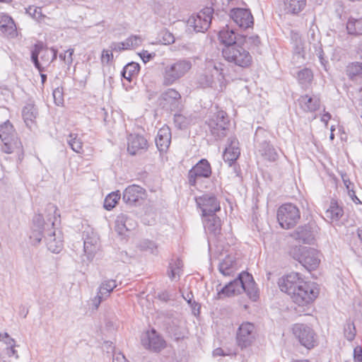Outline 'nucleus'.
<instances>
[{"mask_svg":"<svg viewBox=\"0 0 362 362\" xmlns=\"http://www.w3.org/2000/svg\"><path fill=\"white\" fill-rule=\"evenodd\" d=\"M218 292L215 299L219 300L226 297H231L235 295L246 293L247 296L253 301L259 298V291L256 284L251 274L247 272L240 273L238 278L229 282Z\"/></svg>","mask_w":362,"mask_h":362,"instance_id":"nucleus-1","label":"nucleus"},{"mask_svg":"<svg viewBox=\"0 0 362 362\" xmlns=\"http://www.w3.org/2000/svg\"><path fill=\"white\" fill-rule=\"evenodd\" d=\"M1 149L2 152L11 154L16 152L18 159L21 160L23 156V145L13 125L9 120L0 124Z\"/></svg>","mask_w":362,"mask_h":362,"instance_id":"nucleus-2","label":"nucleus"},{"mask_svg":"<svg viewBox=\"0 0 362 362\" xmlns=\"http://www.w3.org/2000/svg\"><path fill=\"white\" fill-rule=\"evenodd\" d=\"M192 64L188 59H181L163 66V85L170 86L185 76L192 69Z\"/></svg>","mask_w":362,"mask_h":362,"instance_id":"nucleus-3","label":"nucleus"},{"mask_svg":"<svg viewBox=\"0 0 362 362\" xmlns=\"http://www.w3.org/2000/svg\"><path fill=\"white\" fill-rule=\"evenodd\" d=\"M243 44L224 47L222 49L223 58L229 63L240 68H248L252 62V57Z\"/></svg>","mask_w":362,"mask_h":362,"instance_id":"nucleus-4","label":"nucleus"},{"mask_svg":"<svg viewBox=\"0 0 362 362\" xmlns=\"http://www.w3.org/2000/svg\"><path fill=\"white\" fill-rule=\"evenodd\" d=\"M57 57V49L54 47H45L41 42L35 43L31 50V61L40 72L44 71L45 67L48 66Z\"/></svg>","mask_w":362,"mask_h":362,"instance_id":"nucleus-5","label":"nucleus"},{"mask_svg":"<svg viewBox=\"0 0 362 362\" xmlns=\"http://www.w3.org/2000/svg\"><path fill=\"white\" fill-rule=\"evenodd\" d=\"M294 259L308 271L315 270L320 262V253L315 248L299 247L294 249Z\"/></svg>","mask_w":362,"mask_h":362,"instance_id":"nucleus-6","label":"nucleus"},{"mask_svg":"<svg viewBox=\"0 0 362 362\" xmlns=\"http://www.w3.org/2000/svg\"><path fill=\"white\" fill-rule=\"evenodd\" d=\"M276 214L279 225L284 229H290L294 227L300 218L298 208L290 203L279 206Z\"/></svg>","mask_w":362,"mask_h":362,"instance_id":"nucleus-7","label":"nucleus"},{"mask_svg":"<svg viewBox=\"0 0 362 362\" xmlns=\"http://www.w3.org/2000/svg\"><path fill=\"white\" fill-rule=\"evenodd\" d=\"M318 295L317 285L305 281L291 298L296 304L304 306L313 303Z\"/></svg>","mask_w":362,"mask_h":362,"instance_id":"nucleus-8","label":"nucleus"},{"mask_svg":"<svg viewBox=\"0 0 362 362\" xmlns=\"http://www.w3.org/2000/svg\"><path fill=\"white\" fill-rule=\"evenodd\" d=\"M293 334L300 344L308 349L317 344V337L313 328L307 325L296 323L292 328Z\"/></svg>","mask_w":362,"mask_h":362,"instance_id":"nucleus-9","label":"nucleus"},{"mask_svg":"<svg viewBox=\"0 0 362 362\" xmlns=\"http://www.w3.org/2000/svg\"><path fill=\"white\" fill-rule=\"evenodd\" d=\"M229 119L226 112L218 110L207 122L211 134L216 139H221L227 135Z\"/></svg>","mask_w":362,"mask_h":362,"instance_id":"nucleus-10","label":"nucleus"},{"mask_svg":"<svg viewBox=\"0 0 362 362\" xmlns=\"http://www.w3.org/2000/svg\"><path fill=\"white\" fill-rule=\"evenodd\" d=\"M83 251L88 261H91L99 249V237L90 226L86 227L82 234Z\"/></svg>","mask_w":362,"mask_h":362,"instance_id":"nucleus-11","label":"nucleus"},{"mask_svg":"<svg viewBox=\"0 0 362 362\" xmlns=\"http://www.w3.org/2000/svg\"><path fill=\"white\" fill-rule=\"evenodd\" d=\"M212 170L209 162L202 158L194 165L188 172V182L190 186H196L202 178H209L211 175Z\"/></svg>","mask_w":362,"mask_h":362,"instance_id":"nucleus-12","label":"nucleus"},{"mask_svg":"<svg viewBox=\"0 0 362 362\" xmlns=\"http://www.w3.org/2000/svg\"><path fill=\"white\" fill-rule=\"evenodd\" d=\"M213 9L206 7L200 11L196 16H191L188 21V25L193 28L195 32H204L208 30L212 19Z\"/></svg>","mask_w":362,"mask_h":362,"instance_id":"nucleus-13","label":"nucleus"},{"mask_svg":"<svg viewBox=\"0 0 362 362\" xmlns=\"http://www.w3.org/2000/svg\"><path fill=\"white\" fill-rule=\"evenodd\" d=\"M198 207L202 211V216H207L211 214H216L221 210L220 202L212 193H205L196 198Z\"/></svg>","mask_w":362,"mask_h":362,"instance_id":"nucleus-14","label":"nucleus"},{"mask_svg":"<svg viewBox=\"0 0 362 362\" xmlns=\"http://www.w3.org/2000/svg\"><path fill=\"white\" fill-rule=\"evenodd\" d=\"M51 219L48 222H45L41 214H35L33 218V226L29 235L30 243L31 245L36 246L42 240V234H47V228L50 226Z\"/></svg>","mask_w":362,"mask_h":362,"instance_id":"nucleus-15","label":"nucleus"},{"mask_svg":"<svg viewBox=\"0 0 362 362\" xmlns=\"http://www.w3.org/2000/svg\"><path fill=\"white\" fill-rule=\"evenodd\" d=\"M54 222L50 221L47 235H45V241L49 251L54 254H59L64 247L63 235L60 230H57L54 228Z\"/></svg>","mask_w":362,"mask_h":362,"instance_id":"nucleus-16","label":"nucleus"},{"mask_svg":"<svg viewBox=\"0 0 362 362\" xmlns=\"http://www.w3.org/2000/svg\"><path fill=\"white\" fill-rule=\"evenodd\" d=\"M304 281L299 273L291 272L279 279L278 284L281 291L291 297Z\"/></svg>","mask_w":362,"mask_h":362,"instance_id":"nucleus-17","label":"nucleus"},{"mask_svg":"<svg viewBox=\"0 0 362 362\" xmlns=\"http://www.w3.org/2000/svg\"><path fill=\"white\" fill-rule=\"evenodd\" d=\"M146 190L136 185H132L126 187L122 194V199L127 205L139 206L146 199Z\"/></svg>","mask_w":362,"mask_h":362,"instance_id":"nucleus-18","label":"nucleus"},{"mask_svg":"<svg viewBox=\"0 0 362 362\" xmlns=\"http://www.w3.org/2000/svg\"><path fill=\"white\" fill-rule=\"evenodd\" d=\"M318 227L315 223H308L298 226L292 233L291 236L295 240L304 243H313Z\"/></svg>","mask_w":362,"mask_h":362,"instance_id":"nucleus-19","label":"nucleus"},{"mask_svg":"<svg viewBox=\"0 0 362 362\" xmlns=\"http://www.w3.org/2000/svg\"><path fill=\"white\" fill-rule=\"evenodd\" d=\"M181 95L175 88H168L158 97L159 105L171 111L177 110L181 103Z\"/></svg>","mask_w":362,"mask_h":362,"instance_id":"nucleus-20","label":"nucleus"},{"mask_svg":"<svg viewBox=\"0 0 362 362\" xmlns=\"http://www.w3.org/2000/svg\"><path fill=\"white\" fill-rule=\"evenodd\" d=\"M255 325L246 322L242 323L237 332V344L241 349L250 346L255 339Z\"/></svg>","mask_w":362,"mask_h":362,"instance_id":"nucleus-21","label":"nucleus"},{"mask_svg":"<svg viewBox=\"0 0 362 362\" xmlns=\"http://www.w3.org/2000/svg\"><path fill=\"white\" fill-rule=\"evenodd\" d=\"M230 16L240 28H247L253 25V16L249 9L235 8L230 11Z\"/></svg>","mask_w":362,"mask_h":362,"instance_id":"nucleus-22","label":"nucleus"},{"mask_svg":"<svg viewBox=\"0 0 362 362\" xmlns=\"http://www.w3.org/2000/svg\"><path fill=\"white\" fill-rule=\"evenodd\" d=\"M218 39L225 47L233 46L235 44H243V40H246L244 35L237 34L228 25L219 31Z\"/></svg>","mask_w":362,"mask_h":362,"instance_id":"nucleus-23","label":"nucleus"},{"mask_svg":"<svg viewBox=\"0 0 362 362\" xmlns=\"http://www.w3.org/2000/svg\"><path fill=\"white\" fill-rule=\"evenodd\" d=\"M141 341L144 347L154 351H158L165 346V341L154 329L148 332Z\"/></svg>","mask_w":362,"mask_h":362,"instance_id":"nucleus-24","label":"nucleus"},{"mask_svg":"<svg viewBox=\"0 0 362 362\" xmlns=\"http://www.w3.org/2000/svg\"><path fill=\"white\" fill-rule=\"evenodd\" d=\"M238 144L236 138L230 137L228 139V145L223 152V158L229 166H231L240 155Z\"/></svg>","mask_w":362,"mask_h":362,"instance_id":"nucleus-25","label":"nucleus"},{"mask_svg":"<svg viewBox=\"0 0 362 362\" xmlns=\"http://www.w3.org/2000/svg\"><path fill=\"white\" fill-rule=\"evenodd\" d=\"M136 226V221L128 214H120L117 216L115 230L119 235H124L127 231L133 230Z\"/></svg>","mask_w":362,"mask_h":362,"instance_id":"nucleus-26","label":"nucleus"},{"mask_svg":"<svg viewBox=\"0 0 362 362\" xmlns=\"http://www.w3.org/2000/svg\"><path fill=\"white\" fill-rule=\"evenodd\" d=\"M147 149V141L141 135L130 134L128 137L127 151L131 155H136Z\"/></svg>","mask_w":362,"mask_h":362,"instance_id":"nucleus-27","label":"nucleus"},{"mask_svg":"<svg viewBox=\"0 0 362 362\" xmlns=\"http://www.w3.org/2000/svg\"><path fill=\"white\" fill-rule=\"evenodd\" d=\"M0 31L10 38H14L18 35L14 21L8 14L4 13L0 14Z\"/></svg>","mask_w":362,"mask_h":362,"instance_id":"nucleus-28","label":"nucleus"},{"mask_svg":"<svg viewBox=\"0 0 362 362\" xmlns=\"http://www.w3.org/2000/svg\"><path fill=\"white\" fill-rule=\"evenodd\" d=\"M202 223L206 233L216 236L221 233V221L216 214L202 217Z\"/></svg>","mask_w":362,"mask_h":362,"instance_id":"nucleus-29","label":"nucleus"},{"mask_svg":"<svg viewBox=\"0 0 362 362\" xmlns=\"http://www.w3.org/2000/svg\"><path fill=\"white\" fill-rule=\"evenodd\" d=\"M171 142V131L169 127L164 125L158 132L156 145L159 151H166Z\"/></svg>","mask_w":362,"mask_h":362,"instance_id":"nucleus-30","label":"nucleus"},{"mask_svg":"<svg viewBox=\"0 0 362 362\" xmlns=\"http://www.w3.org/2000/svg\"><path fill=\"white\" fill-rule=\"evenodd\" d=\"M300 108L307 112H313L320 106V100L317 96L301 95L298 100Z\"/></svg>","mask_w":362,"mask_h":362,"instance_id":"nucleus-31","label":"nucleus"},{"mask_svg":"<svg viewBox=\"0 0 362 362\" xmlns=\"http://www.w3.org/2000/svg\"><path fill=\"white\" fill-rule=\"evenodd\" d=\"M225 65L221 62L209 61L206 64V73L214 75V78L220 84L223 83L225 76L223 74Z\"/></svg>","mask_w":362,"mask_h":362,"instance_id":"nucleus-32","label":"nucleus"},{"mask_svg":"<svg viewBox=\"0 0 362 362\" xmlns=\"http://www.w3.org/2000/svg\"><path fill=\"white\" fill-rule=\"evenodd\" d=\"M238 269V264L233 256H226L218 265L219 272L224 276H230Z\"/></svg>","mask_w":362,"mask_h":362,"instance_id":"nucleus-33","label":"nucleus"},{"mask_svg":"<svg viewBox=\"0 0 362 362\" xmlns=\"http://www.w3.org/2000/svg\"><path fill=\"white\" fill-rule=\"evenodd\" d=\"M37 110L33 104H26L22 110V117L25 125L31 129L35 124L37 116Z\"/></svg>","mask_w":362,"mask_h":362,"instance_id":"nucleus-34","label":"nucleus"},{"mask_svg":"<svg viewBox=\"0 0 362 362\" xmlns=\"http://www.w3.org/2000/svg\"><path fill=\"white\" fill-rule=\"evenodd\" d=\"M344 215L342 206L337 201L332 199L329 208L325 211V216L329 218L332 222L338 221Z\"/></svg>","mask_w":362,"mask_h":362,"instance_id":"nucleus-35","label":"nucleus"},{"mask_svg":"<svg viewBox=\"0 0 362 362\" xmlns=\"http://www.w3.org/2000/svg\"><path fill=\"white\" fill-rule=\"evenodd\" d=\"M306 5V0H284V10L287 13L296 15L301 12Z\"/></svg>","mask_w":362,"mask_h":362,"instance_id":"nucleus-36","label":"nucleus"},{"mask_svg":"<svg viewBox=\"0 0 362 362\" xmlns=\"http://www.w3.org/2000/svg\"><path fill=\"white\" fill-rule=\"evenodd\" d=\"M0 341L6 345V353L9 356H14L18 358L17 351L15 349L16 342L7 332L0 333Z\"/></svg>","mask_w":362,"mask_h":362,"instance_id":"nucleus-37","label":"nucleus"},{"mask_svg":"<svg viewBox=\"0 0 362 362\" xmlns=\"http://www.w3.org/2000/svg\"><path fill=\"white\" fill-rule=\"evenodd\" d=\"M346 30L349 35H362V18L350 17L346 23Z\"/></svg>","mask_w":362,"mask_h":362,"instance_id":"nucleus-38","label":"nucleus"},{"mask_svg":"<svg viewBox=\"0 0 362 362\" xmlns=\"http://www.w3.org/2000/svg\"><path fill=\"white\" fill-rule=\"evenodd\" d=\"M261 155L269 161H275L278 158V153L272 145L267 141H264L259 148Z\"/></svg>","mask_w":362,"mask_h":362,"instance_id":"nucleus-39","label":"nucleus"},{"mask_svg":"<svg viewBox=\"0 0 362 362\" xmlns=\"http://www.w3.org/2000/svg\"><path fill=\"white\" fill-rule=\"evenodd\" d=\"M182 262L179 258L172 259L169 263L168 275L171 280L178 278L182 272Z\"/></svg>","mask_w":362,"mask_h":362,"instance_id":"nucleus-40","label":"nucleus"},{"mask_svg":"<svg viewBox=\"0 0 362 362\" xmlns=\"http://www.w3.org/2000/svg\"><path fill=\"white\" fill-rule=\"evenodd\" d=\"M140 70V66L136 62L128 63L124 68L121 73L122 76L125 79L131 81L132 77L137 75Z\"/></svg>","mask_w":362,"mask_h":362,"instance_id":"nucleus-41","label":"nucleus"},{"mask_svg":"<svg viewBox=\"0 0 362 362\" xmlns=\"http://www.w3.org/2000/svg\"><path fill=\"white\" fill-rule=\"evenodd\" d=\"M66 141L74 152L80 153L83 151V143L76 134L71 133Z\"/></svg>","mask_w":362,"mask_h":362,"instance_id":"nucleus-42","label":"nucleus"},{"mask_svg":"<svg viewBox=\"0 0 362 362\" xmlns=\"http://www.w3.org/2000/svg\"><path fill=\"white\" fill-rule=\"evenodd\" d=\"M198 83L202 88L213 87L216 83L214 78V75L206 73V68L205 67L204 72L201 74L198 78Z\"/></svg>","mask_w":362,"mask_h":362,"instance_id":"nucleus-43","label":"nucleus"},{"mask_svg":"<svg viewBox=\"0 0 362 362\" xmlns=\"http://www.w3.org/2000/svg\"><path fill=\"white\" fill-rule=\"evenodd\" d=\"M116 281L113 279L106 280L102 282L99 287V293L105 296H108L109 294L116 288Z\"/></svg>","mask_w":362,"mask_h":362,"instance_id":"nucleus-44","label":"nucleus"},{"mask_svg":"<svg viewBox=\"0 0 362 362\" xmlns=\"http://www.w3.org/2000/svg\"><path fill=\"white\" fill-rule=\"evenodd\" d=\"M139 247L141 250L148 252L153 255H157L158 247L156 244L149 240H143L139 244Z\"/></svg>","mask_w":362,"mask_h":362,"instance_id":"nucleus-45","label":"nucleus"},{"mask_svg":"<svg viewBox=\"0 0 362 362\" xmlns=\"http://www.w3.org/2000/svg\"><path fill=\"white\" fill-rule=\"evenodd\" d=\"M346 71L350 78L360 76L362 77V62H353L350 64L346 69Z\"/></svg>","mask_w":362,"mask_h":362,"instance_id":"nucleus-46","label":"nucleus"},{"mask_svg":"<svg viewBox=\"0 0 362 362\" xmlns=\"http://www.w3.org/2000/svg\"><path fill=\"white\" fill-rule=\"evenodd\" d=\"M120 199V194L118 192H112L109 194L105 199L104 201V208L107 210L112 209L117 202Z\"/></svg>","mask_w":362,"mask_h":362,"instance_id":"nucleus-47","label":"nucleus"},{"mask_svg":"<svg viewBox=\"0 0 362 362\" xmlns=\"http://www.w3.org/2000/svg\"><path fill=\"white\" fill-rule=\"evenodd\" d=\"M313 78V72L310 69L305 68L298 73V79L301 85H307L310 83Z\"/></svg>","mask_w":362,"mask_h":362,"instance_id":"nucleus-48","label":"nucleus"},{"mask_svg":"<svg viewBox=\"0 0 362 362\" xmlns=\"http://www.w3.org/2000/svg\"><path fill=\"white\" fill-rule=\"evenodd\" d=\"M25 12L28 16L37 21L42 20L45 17V16L42 14L41 7L29 6L25 8Z\"/></svg>","mask_w":362,"mask_h":362,"instance_id":"nucleus-49","label":"nucleus"},{"mask_svg":"<svg viewBox=\"0 0 362 362\" xmlns=\"http://www.w3.org/2000/svg\"><path fill=\"white\" fill-rule=\"evenodd\" d=\"M124 45L127 49L137 47L142 43V38L139 35H131L124 41Z\"/></svg>","mask_w":362,"mask_h":362,"instance_id":"nucleus-50","label":"nucleus"},{"mask_svg":"<svg viewBox=\"0 0 362 362\" xmlns=\"http://www.w3.org/2000/svg\"><path fill=\"white\" fill-rule=\"evenodd\" d=\"M313 48H314L315 54L318 57V59L320 62V64L323 66L325 67L326 64L327 63V61L325 58V56H324L325 54H324L323 49L322 48V45L319 42L317 43H315V44H313Z\"/></svg>","mask_w":362,"mask_h":362,"instance_id":"nucleus-51","label":"nucleus"},{"mask_svg":"<svg viewBox=\"0 0 362 362\" xmlns=\"http://www.w3.org/2000/svg\"><path fill=\"white\" fill-rule=\"evenodd\" d=\"M356 336V328L354 323H347L344 327V337L348 341H353Z\"/></svg>","mask_w":362,"mask_h":362,"instance_id":"nucleus-52","label":"nucleus"},{"mask_svg":"<svg viewBox=\"0 0 362 362\" xmlns=\"http://www.w3.org/2000/svg\"><path fill=\"white\" fill-rule=\"evenodd\" d=\"M74 52V49L70 48L65 51L64 53H60L59 55V59L63 61L66 64L70 66L73 62V54Z\"/></svg>","mask_w":362,"mask_h":362,"instance_id":"nucleus-53","label":"nucleus"},{"mask_svg":"<svg viewBox=\"0 0 362 362\" xmlns=\"http://www.w3.org/2000/svg\"><path fill=\"white\" fill-rule=\"evenodd\" d=\"M53 98L54 100V103L59 106L62 105L64 103V93L62 88H57L53 90Z\"/></svg>","mask_w":362,"mask_h":362,"instance_id":"nucleus-54","label":"nucleus"},{"mask_svg":"<svg viewBox=\"0 0 362 362\" xmlns=\"http://www.w3.org/2000/svg\"><path fill=\"white\" fill-rule=\"evenodd\" d=\"M174 122L179 129H183L186 127L185 118L182 115H175Z\"/></svg>","mask_w":362,"mask_h":362,"instance_id":"nucleus-55","label":"nucleus"},{"mask_svg":"<svg viewBox=\"0 0 362 362\" xmlns=\"http://www.w3.org/2000/svg\"><path fill=\"white\" fill-rule=\"evenodd\" d=\"M139 54L144 63L148 62L150 60L153 59L156 56L155 53H150L147 50H142Z\"/></svg>","mask_w":362,"mask_h":362,"instance_id":"nucleus-56","label":"nucleus"},{"mask_svg":"<svg viewBox=\"0 0 362 362\" xmlns=\"http://www.w3.org/2000/svg\"><path fill=\"white\" fill-rule=\"evenodd\" d=\"M113 59V54L112 50L104 49L101 56V62L103 64H108Z\"/></svg>","mask_w":362,"mask_h":362,"instance_id":"nucleus-57","label":"nucleus"},{"mask_svg":"<svg viewBox=\"0 0 362 362\" xmlns=\"http://www.w3.org/2000/svg\"><path fill=\"white\" fill-rule=\"evenodd\" d=\"M244 37L246 38V40H243V44H252L255 46H258L260 44V39L257 35H252L250 37L244 35Z\"/></svg>","mask_w":362,"mask_h":362,"instance_id":"nucleus-58","label":"nucleus"},{"mask_svg":"<svg viewBox=\"0 0 362 362\" xmlns=\"http://www.w3.org/2000/svg\"><path fill=\"white\" fill-rule=\"evenodd\" d=\"M106 297L103 294L98 293L97 296L93 299V306L97 310L104 298Z\"/></svg>","mask_w":362,"mask_h":362,"instance_id":"nucleus-59","label":"nucleus"},{"mask_svg":"<svg viewBox=\"0 0 362 362\" xmlns=\"http://www.w3.org/2000/svg\"><path fill=\"white\" fill-rule=\"evenodd\" d=\"M354 359L355 362H362V349L356 346L354 349Z\"/></svg>","mask_w":362,"mask_h":362,"instance_id":"nucleus-60","label":"nucleus"},{"mask_svg":"<svg viewBox=\"0 0 362 362\" xmlns=\"http://www.w3.org/2000/svg\"><path fill=\"white\" fill-rule=\"evenodd\" d=\"M123 45H124V41L121 42H113L110 46L111 50L117 52L127 49L125 46Z\"/></svg>","mask_w":362,"mask_h":362,"instance_id":"nucleus-61","label":"nucleus"},{"mask_svg":"<svg viewBox=\"0 0 362 362\" xmlns=\"http://www.w3.org/2000/svg\"><path fill=\"white\" fill-rule=\"evenodd\" d=\"M112 362H126V358L122 354L115 353L113 355Z\"/></svg>","mask_w":362,"mask_h":362,"instance_id":"nucleus-62","label":"nucleus"},{"mask_svg":"<svg viewBox=\"0 0 362 362\" xmlns=\"http://www.w3.org/2000/svg\"><path fill=\"white\" fill-rule=\"evenodd\" d=\"M158 298H159L160 300H161L163 301H165V302H168V300H170V296L166 291H164V292H162V293H159Z\"/></svg>","mask_w":362,"mask_h":362,"instance_id":"nucleus-63","label":"nucleus"},{"mask_svg":"<svg viewBox=\"0 0 362 362\" xmlns=\"http://www.w3.org/2000/svg\"><path fill=\"white\" fill-rule=\"evenodd\" d=\"M351 199L356 204H361L360 199L356 197L355 191H351L348 193Z\"/></svg>","mask_w":362,"mask_h":362,"instance_id":"nucleus-64","label":"nucleus"}]
</instances>
